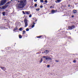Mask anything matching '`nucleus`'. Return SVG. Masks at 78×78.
I'll return each instance as SVG.
<instances>
[{
    "label": "nucleus",
    "mask_w": 78,
    "mask_h": 78,
    "mask_svg": "<svg viewBox=\"0 0 78 78\" xmlns=\"http://www.w3.org/2000/svg\"><path fill=\"white\" fill-rule=\"evenodd\" d=\"M42 36H37V38H41V37Z\"/></svg>",
    "instance_id": "f3484780"
},
{
    "label": "nucleus",
    "mask_w": 78,
    "mask_h": 78,
    "mask_svg": "<svg viewBox=\"0 0 78 78\" xmlns=\"http://www.w3.org/2000/svg\"><path fill=\"white\" fill-rule=\"evenodd\" d=\"M7 0H2L1 1V3H0V5L1 6H2V5H3L4 4H5L6 3V1Z\"/></svg>",
    "instance_id": "f03ea898"
},
{
    "label": "nucleus",
    "mask_w": 78,
    "mask_h": 78,
    "mask_svg": "<svg viewBox=\"0 0 78 78\" xmlns=\"http://www.w3.org/2000/svg\"><path fill=\"white\" fill-rule=\"evenodd\" d=\"M44 2H45V3H47V0H45Z\"/></svg>",
    "instance_id": "bb28decb"
},
{
    "label": "nucleus",
    "mask_w": 78,
    "mask_h": 78,
    "mask_svg": "<svg viewBox=\"0 0 78 78\" xmlns=\"http://www.w3.org/2000/svg\"><path fill=\"white\" fill-rule=\"evenodd\" d=\"M17 5H16L17 7L19 8H22L26 5L27 4V1L26 0H23L20 1H18Z\"/></svg>",
    "instance_id": "f257e3e1"
},
{
    "label": "nucleus",
    "mask_w": 78,
    "mask_h": 78,
    "mask_svg": "<svg viewBox=\"0 0 78 78\" xmlns=\"http://www.w3.org/2000/svg\"><path fill=\"white\" fill-rule=\"evenodd\" d=\"M18 30V29L16 27L14 29V30H13V31H14L15 30Z\"/></svg>",
    "instance_id": "2eb2a0df"
},
{
    "label": "nucleus",
    "mask_w": 78,
    "mask_h": 78,
    "mask_svg": "<svg viewBox=\"0 0 78 78\" xmlns=\"http://www.w3.org/2000/svg\"><path fill=\"white\" fill-rule=\"evenodd\" d=\"M19 37L20 39H21L22 37V36H21V35H19Z\"/></svg>",
    "instance_id": "a211bd4d"
},
{
    "label": "nucleus",
    "mask_w": 78,
    "mask_h": 78,
    "mask_svg": "<svg viewBox=\"0 0 78 78\" xmlns=\"http://www.w3.org/2000/svg\"><path fill=\"white\" fill-rule=\"evenodd\" d=\"M52 8H54V7L52 6Z\"/></svg>",
    "instance_id": "e433bc0d"
},
{
    "label": "nucleus",
    "mask_w": 78,
    "mask_h": 78,
    "mask_svg": "<svg viewBox=\"0 0 78 78\" xmlns=\"http://www.w3.org/2000/svg\"><path fill=\"white\" fill-rule=\"evenodd\" d=\"M55 2H56V1H55Z\"/></svg>",
    "instance_id": "4c0bfd02"
},
{
    "label": "nucleus",
    "mask_w": 78,
    "mask_h": 78,
    "mask_svg": "<svg viewBox=\"0 0 78 78\" xmlns=\"http://www.w3.org/2000/svg\"><path fill=\"white\" fill-rule=\"evenodd\" d=\"M34 2H37V0H34Z\"/></svg>",
    "instance_id": "2f4dec72"
},
{
    "label": "nucleus",
    "mask_w": 78,
    "mask_h": 78,
    "mask_svg": "<svg viewBox=\"0 0 78 78\" xmlns=\"http://www.w3.org/2000/svg\"><path fill=\"white\" fill-rule=\"evenodd\" d=\"M73 13H74V14H75V13H76V10H73Z\"/></svg>",
    "instance_id": "f8f14e48"
},
{
    "label": "nucleus",
    "mask_w": 78,
    "mask_h": 78,
    "mask_svg": "<svg viewBox=\"0 0 78 78\" xmlns=\"http://www.w3.org/2000/svg\"><path fill=\"white\" fill-rule=\"evenodd\" d=\"M5 13H6V12H3L2 14H3V16H5Z\"/></svg>",
    "instance_id": "ddd939ff"
},
{
    "label": "nucleus",
    "mask_w": 78,
    "mask_h": 78,
    "mask_svg": "<svg viewBox=\"0 0 78 78\" xmlns=\"http://www.w3.org/2000/svg\"><path fill=\"white\" fill-rule=\"evenodd\" d=\"M23 14H26L25 13V12L23 11Z\"/></svg>",
    "instance_id": "cd10ccee"
},
{
    "label": "nucleus",
    "mask_w": 78,
    "mask_h": 78,
    "mask_svg": "<svg viewBox=\"0 0 78 78\" xmlns=\"http://www.w3.org/2000/svg\"><path fill=\"white\" fill-rule=\"evenodd\" d=\"M57 2H58V3H59V2H61V0H57Z\"/></svg>",
    "instance_id": "412c9836"
},
{
    "label": "nucleus",
    "mask_w": 78,
    "mask_h": 78,
    "mask_svg": "<svg viewBox=\"0 0 78 78\" xmlns=\"http://www.w3.org/2000/svg\"><path fill=\"white\" fill-rule=\"evenodd\" d=\"M52 6H51L50 7V8H52Z\"/></svg>",
    "instance_id": "72a5a7b5"
},
{
    "label": "nucleus",
    "mask_w": 78,
    "mask_h": 78,
    "mask_svg": "<svg viewBox=\"0 0 78 78\" xmlns=\"http://www.w3.org/2000/svg\"><path fill=\"white\" fill-rule=\"evenodd\" d=\"M74 17V16H72V17Z\"/></svg>",
    "instance_id": "c9c22d12"
},
{
    "label": "nucleus",
    "mask_w": 78,
    "mask_h": 78,
    "mask_svg": "<svg viewBox=\"0 0 78 78\" xmlns=\"http://www.w3.org/2000/svg\"><path fill=\"white\" fill-rule=\"evenodd\" d=\"M34 27V25H33L32 26V28H33Z\"/></svg>",
    "instance_id": "4be33fe9"
},
{
    "label": "nucleus",
    "mask_w": 78,
    "mask_h": 78,
    "mask_svg": "<svg viewBox=\"0 0 78 78\" xmlns=\"http://www.w3.org/2000/svg\"><path fill=\"white\" fill-rule=\"evenodd\" d=\"M42 58H41L40 60L39 61V62L41 63L42 62Z\"/></svg>",
    "instance_id": "9b49d317"
},
{
    "label": "nucleus",
    "mask_w": 78,
    "mask_h": 78,
    "mask_svg": "<svg viewBox=\"0 0 78 78\" xmlns=\"http://www.w3.org/2000/svg\"><path fill=\"white\" fill-rule=\"evenodd\" d=\"M1 68L4 71H5V70H6V68H5V67H1Z\"/></svg>",
    "instance_id": "1a4fd4ad"
},
{
    "label": "nucleus",
    "mask_w": 78,
    "mask_h": 78,
    "mask_svg": "<svg viewBox=\"0 0 78 78\" xmlns=\"http://www.w3.org/2000/svg\"><path fill=\"white\" fill-rule=\"evenodd\" d=\"M25 13H26V14L28 15V14H30V12L29 11H25Z\"/></svg>",
    "instance_id": "6e6552de"
},
{
    "label": "nucleus",
    "mask_w": 78,
    "mask_h": 78,
    "mask_svg": "<svg viewBox=\"0 0 78 78\" xmlns=\"http://www.w3.org/2000/svg\"><path fill=\"white\" fill-rule=\"evenodd\" d=\"M73 62H74V63H75L76 62V61L75 60H74L73 61Z\"/></svg>",
    "instance_id": "c85d7f7f"
},
{
    "label": "nucleus",
    "mask_w": 78,
    "mask_h": 78,
    "mask_svg": "<svg viewBox=\"0 0 78 78\" xmlns=\"http://www.w3.org/2000/svg\"><path fill=\"white\" fill-rule=\"evenodd\" d=\"M47 67H48V68L50 67V65H48L47 66Z\"/></svg>",
    "instance_id": "c756f323"
},
{
    "label": "nucleus",
    "mask_w": 78,
    "mask_h": 78,
    "mask_svg": "<svg viewBox=\"0 0 78 78\" xmlns=\"http://www.w3.org/2000/svg\"><path fill=\"white\" fill-rule=\"evenodd\" d=\"M26 32L25 30H23V35H24V34H25V32Z\"/></svg>",
    "instance_id": "4468645a"
},
{
    "label": "nucleus",
    "mask_w": 78,
    "mask_h": 78,
    "mask_svg": "<svg viewBox=\"0 0 78 78\" xmlns=\"http://www.w3.org/2000/svg\"><path fill=\"white\" fill-rule=\"evenodd\" d=\"M55 62H59V61H58V60H55Z\"/></svg>",
    "instance_id": "5701e85b"
},
{
    "label": "nucleus",
    "mask_w": 78,
    "mask_h": 78,
    "mask_svg": "<svg viewBox=\"0 0 78 78\" xmlns=\"http://www.w3.org/2000/svg\"><path fill=\"white\" fill-rule=\"evenodd\" d=\"M9 2L7 3L6 4L5 6L2 7V8L0 7V9H4L6 8H7V7L9 6V5L8 4H9Z\"/></svg>",
    "instance_id": "7ed1b4c3"
},
{
    "label": "nucleus",
    "mask_w": 78,
    "mask_h": 78,
    "mask_svg": "<svg viewBox=\"0 0 78 78\" xmlns=\"http://www.w3.org/2000/svg\"><path fill=\"white\" fill-rule=\"evenodd\" d=\"M31 16H32L31 15H30L29 16V17H31Z\"/></svg>",
    "instance_id": "a878e982"
},
{
    "label": "nucleus",
    "mask_w": 78,
    "mask_h": 78,
    "mask_svg": "<svg viewBox=\"0 0 78 78\" xmlns=\"http://www.w3.org/2000/svg\"><path fill=\"white\" fill-rule=\"evenodd\" d=\"M24 22L25 23V27H27L28 26V21L27 19H25L24 20Z\"/></svg>",
    "instance_id": "39448f33"
},
{
    "label": "nucleus",
    "mask_w": 78,
    "mask_h": 78,
    "mask_svg": "<svg viewBox=\"0 0 78 78\" xmlns=\"http://www.w3.org/2000/svg\"><path fill=\"white\" fill-rule=\"evenodd\" d=\"M48 52H49V51L47 50H46L44 51V53H48Z\"/></svg>",
    "instance_id": "9d476101"
},
{
    "label": "nucleus",
    "mask_w": 78,
    "mask_h": 78,
    "mask_svg": "<svg viewBox=\"0 0 78 78\" xmlns=\"http://www.w3.org/2000/svg\"><path fill=\"white\" fill-rule=\"evenodd\" d=\"M41 8H42L43 7V6L42 5H41L40 6Z\"/></svg>",
    "instance_id": "7c9ffc66"
},
{
    "label": "nucleus",
    "mask_w": 78,
    "mask_h": 78,
    "mask_svg": "<svg viewBox=\"0 0 78 78\" xmlns=\"http://www.w3.org/2000/svg\"><path fill=\"white\" fill-rule=\"evenodd\" d=\"M43 58H45L46 60L47 59H49V60H52V58H51L48 56H43Z\"/></svg>",
    "instance_id": "20e7f679"
},
{
    "label": "nucleus",
    "mask_w": 78,
    "mask_h": 78,
    "mask_svg": "<svg viewBox=\"0 0 78 78\" xmlns=\"http://www.w3.org/2000/svg\"><path fill=\"white\" fill-rule=\"evenodd\" d=\"M11 1H12V0H11Z\"/></svg>",
    "instance_id": "58836bf2"
},
{
    "label": "nucleus",
    "mask_w": 78,
    "mask_h": 78,
    "mask_svg": "<svg viewBox=\"0 0 78 78\" xmlns=\"http://www.w3.org/2000/svg\"><path fill=\"white\" fill-rule=\"evenodd\" d=\"M69 7H70V5H68Z\"/></svg>",
    "instance_id": "f704fd0d"
},
{
    "label": "nucleus",
    "mask_w": 78,
    "mask_h": 78,
    "mask_svg": "<svg viewBox=\"0 0 78 78\" xmlns=\"http://www.w3.org/2000/svg\"><path fill=\"white\" fill-rule=\"evenodd\" d=\"M33 24H34L33 25H35V23H34V22L33 23Z\"/></svg>",
    "instance_id": "473e14b6"
},
{
    "label": "nucleus",
    "mask_w": 78,
    "mask_h": 78,
    "mask_svg": "<svg viewBox=\"0 0 78 78\" xmlns=\"http://www.w3.org/2000/svg\"><path fill=\"white\" fill-rule=\"evenodd\" d=\"M57 11L56 10H52L51 11V12L52 14H54V13H55Z\"/></svg>",
    "instance_id": "0eeeda50"
},
{
    "label": "nucleus",
    "mask_w": 78,
    "mask_h": 78,
    "mask_svg": "<svg viewBox=\"0 0 78 78\" xmlns=\"http://www.w3.org/2000/svg\"><path fill=\"white\" fill-rule=\"evenodd\" d=\"M19 30L20 31H22V27L20 28L19 29Z\"/></svg>",
    "instance_id": "dca6fc26"
},
{
    "label": "nucleus",
    "mask_w": 78,
    "mask_h": 78,
    "mask_svg": "<svg viewBox=\"0 0 78 78\" xmlns=\"http://www.w3.org/2000/svg\"><path fill=\"white\" fill-rule=\"evenodd\" d=\"M68 28H69V30H72V29H74V28H75V26L73 25L72 26H69L68 27Z\"/></svg>",
    "instance_id": "423d86ee"
},
{
    "label": "nucleus",
    "mask_w": 78,
    "mask_h": 78,
    "mask_svg": "<svg viewBox=\"0 0 78 78\" xmlns=\"http://www.w3.org/2000/svg\"><path fill=\"white\" fill-rule=\"evenodd\" d=\"M40 2H41V3H43L44 0H40Z\"/></svg>",
    "instance_id": "6ab92c4d"
},
{
    "label": "nucleus",
    "mask_w": 78,
    "mask_h": 78,
    "mask_svg": "<svg viewBox=\"0 0 78 78\" xmlns=\"http://www.w3.org/2000/svg\"><path fill=\"white\" fill-rule=\"evenodd\" d=\"M37 4H35L34 6H35V7H36V6H37Z\"/></svg>",
    "instance_id": "b1692460"
},
{
    "label": "nucleus",
    "mask_w": 78,
    "mask_h": 78,
    "mask_svg": "<svg viewBox=\"0 0 78 78\" xmlns=\"http://www.w3.org/2000/svg\"><path fill=\"white\" fill-rule=\"evenodd\" d=\"M39 9H39V8L36 9V10L37 11H39Z\"/></svg>",
    "instance_id": "393cba45"
},
{
    "label": "nucleus",
    "mask_w": 78,
    "mask_h": 78,
    "mask_svg": "<svg viewBox=\"0 0 78 78\" xmlns=\"http://www.w3.org/2000/svg\"><path fill=\"white\" fill-rule=\"evenodd\" d=\"M29 31V29H28V28H27V29H26V31Z\"/></svg>",
    "instance_id": "aec40b11"
}]
</instances>
